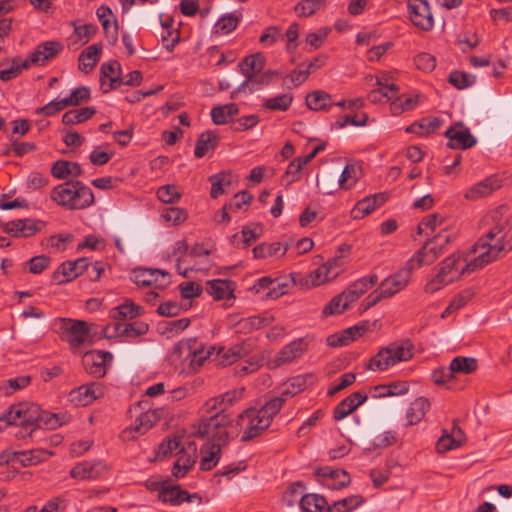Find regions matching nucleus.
Listing matches in <instances>:
<instances>
[{"mask_svg": "<svg viewBox=\"0 0 512 512\" xmlns=\"http://www.w3.org/2000/svg\"><path fill=\"white\" fill-rule=\"evenodd\" d=\"M508 214V207L501 205L491 211L490 217L493 221V226L489 231L473 246L474 259L467 261L466 266L462 269V274L471 273L483 266L500 258L512 250V216Z\"/></svg>", "mask_w": 512, "mask_h": 512, "instance_id": "obj_1", "label": "nucleus"}, {"mask_svg": "<svg viewBox=\"0 0 512 512\" xmlns=\"http://www.w3.org/2000/svg\"><path fill=\"white\" fill-rule=\"evenodd\" d=\"M2 419L10 425L22 427L29 436L37 428L57 429L67 423L70 417L66 413H50L44 411L36 403H17L12 405Z\"/></svg>", "mask_w": 512, "mask_h": 512, "instance_id": "obj_2", "label": "nucleus"}, {"mask_svg": "<svg viewBox=\"0 0 512 512\" xmlns=\"http://www.w3.org/2000/svg\"><path fill=\"white\" fill-rule=\"evenodd\" d=\"M50 198L58 205L70 210H80L94 203V193L80 181H70L55 186Z\"/></svg>", "mask_w": 512, "mask_h": 512, "instance_id": "obj_3", "label": "nucleus"}, {"mask_svg": "<svg viewBox=\"0 0 512 512\" xmlns=\"http://www.w3.org/2000/svg\"><path fill=\"white\" fill-rule=\"evenodd\" d=\"M413 355L414 344L409 339L392 342L381 348L369 360L366 368L372 371H385L400 362L411 360Z\"/></svg>", "mask_w": 512, "mask_h": 512, "instance_id": "obj_4", "label": "nucleus"}, {"mask_svg": "<svg viewBox=\"0 0 512 512\" xmlns=\"http://www.w3.org/2000/svg\"><path fill=\"white\" fill-rule=\"evenodd\" d=\"M239 67V73L245 76V79L239 83L238 87L234 91L231 92V99H235L236 96L240 92H244L246 88L252 92L281 77V74L274 70L262 72V66H245V68L244 66Z\"/></svg>", "mask_w": 512, "mask_h": 512, "instance_id": "obj_5", "label": "nucleus"}, {"mask_svg": "<svg viewBox=\"0 0 512 512\" xmlns=\"http://www.w3.org/2000/svg\"><path fill=\"white\" fill-rule=\"evenodd\" d=\"M231 422L230 417L224 413L216 412L202 420L195 428V436L210 438L213 443H220L221 447L228 441L226 426Z\"/></svg>", "mask_w": 512, "mask_h": 512, "instance_id": "obj_6", "label": "nucleus"}, {"mask_svg": "<svg viewBox=\"0 0 512 512\" xmlns=\"http://www.w3.org/2000/svg\"><path fill=\"white\" fill-rule=\"evenodd\" d=\"M460 261L461 255L459 253H454L445 258L441 262L435 278L425 285V292L434 293L463 275L461 271L465 268L466 264L462 268H459L458 265Z\"/></svg>", "mask_w": 512, "mask_h": 512, "instance_id": "obj_7", "label": "nucleus"}, {"mask_svg": "<svg viewBox=\"0 0 512 512\" xmlns=\"http://www.w3.org/2000/svg\"><path fill=\"white\" fill-rule=\"evenodd\" d=\"M57 322L60 338L67 341L72 350L80 348L88 341L90 330L86 321L59 318Z\"/></svg>", "mask_w": 512, "mask_h": 512, "instance_id": "obj_8", "label": "nucleus"}, {"mask_svg": "<svg viewBox=\"0 0 512 512\" xmlns=\"http://www.w3.org/2000/svg\"><path fill=\"white\" fill-rule=\"evenodd\" d=\"M450 241L451 236L446 232H440L433 238L426 241L413 258L414 264L416 263L415 266L421 267L423 265L432 264L441 254H443L444 245L450 243Z\"/></svg>", "mask_w": 512, "mask_h": 512, "instance_id": "obj_9", "label": "nucleus"}, {"mask_svg": "<svg viewBox=\"0 0 512 512\" xmlns=\"http://www.w3.org/2000/svg\"><path fill=\"white\" fill-rule=\"evenodd\" d=\"M63 49L64 46L59 41H46L39 44L28 58L13 57L10 59V64H36L39 61H52Z\"/></svg>", "mask_w": 512, "mask_h": 512, "instance_id": "obj_10", "label": "nucleus"}, {"mask_svg": "<svg viewBox=\"0 0 512 512\" xmlns=\"http://www.w3.org/2000/svg\"><path fill=\"white\" fill-rule=\"evenodd\" d=\"M407 8L414 26L423 31L432 30L434 20L427 0H408Z\"/></svg>", "mask_w": 512, "mask_h": 512, "instance_id": "obj_11", "label": "nucleus"}, {"mask_svg": "<svg viewBox=\"0 0 512 512\" xmlns=\"http://www.w3.org/2000/svg\"><path fill=\"white\" fill-rule=\"evenodd\" d=\"M444 136L448 139L447 147L450 149L466 150L477 143L469 128L462 122H457L450 126L444 133Z\"/></svg>", "mask_w": 512, "mask_h": 512, "instance_id": "obj_12", "label": "nucleus"}, {"mask_svg": "<svg viewBox=\"0 0 512 512\" xmlns=\"http://www.w3.org/2000/svg\"><path fill=\"white\" fill-rule=\"evenodd\" d=\"M85 271H89L88 258L83 257L74 261H65L53 272L52 279L57 284H64L76 279Z\"/></svg>", "mask_w": 512, "mask_h": 512, "instance_id": "obj_13", "label": "nucleus"}, {"mask_svg": "<svg viewBox=\"0 0 512 512\" xmlns=\"http://www.w3.org/2000/svg\"><path fill=\"white\" fill-rule=\"evenodd\" d=\"M343 265V255L334 256L310 273L309 277L311 279V284L313 286H319L325 282L335 279L340 274Z\"/></svg>", "mask_w": 512, "mask_h": 512, "instance_id": "obj_14", "label": "nucleus"}, {"mask_svg": "<svg viewBox=\"0 0 512 512\" xmlns=\"http://www.w3.org/2000/svg\"><path fill=\"white\" fill-rule=\"evenodd\" d=\"M112 360L113 355L110 352L94 350L85 353L83 363L89 374L101 378L106 374L107 366L110 365Z\"/></svg>", "mask_w": 512, "mask_h": 512, "instance_id": "obj_15", "label": "nucleus"}, {"mask_svg": "<svg viewBox=\"0 0 512 512\" xmlns=\"http://www.w3.org/2000/svg\"><path fill=\"white\" fill-rule=\"evenodd\" d=\"M415 267L414 259H410L403 268L384 279L380 286L383 290L389 292V297H392L408 285L411 279V272Z\"/></svg>", "mask_w": 512, "mask_h": 512, "instance_id": "obj_16", "label": "nucleus"}, {"mask_svg": "<svg viewBox=\"0 0 512 512\" xmlns=\"http://www.w3.org/2000/svg\"><path fill=\"white\" fill-rule=\"evenodd\" d=\"M158 497L160 501L169 503L173 506L180 505L183 502H196L198 505L202 503V498L199 494H190L188 491L183 490L179 485H170L169 481Z\"/></svg>", "mask_w": 512, "mask_h": 512, "instance_id": "obj_17", "label": "nucleus"}, {"mask_svg": "<svg viewBox=\"0 0 512 512\" xmlns=\"http://www.w3.org/2000/svg\"><path fill=\"white\" fill-rule=\"evenodd\" d=\"M316 476L321 478V483L331 490H339L347 487L351 478L347 471L342 469H332L325 466L316 470Z\"/></svg>", "mask_w": 512, "mask_h": 512, "instance_id": "obj_18", "label": "nucleus"}, {"mask_svg": "<svg viewBox=\"0 0 512 512\" xmlns=\"http://www.w3.org/2000/svg\"><path fill=\"white\" fill-rule=\"evenodd\" d=\"M159 420V416L156 411L147 410L141 412L137 416L134 425L126 428L122 432V437L127 440L135 439L136 436L133 434L143 435L150 430Z\"/></svg>", "mask_w": 512, "mask_h": 512, "instance_id": "obj_19", "label": "nucleus"}, {"mask_svg": "<svg viewBox=\"0 0 512 512\" xmlns=\"http://www.w3.org/2000/svg\"><path fill=\"white\" fill-rule=\"evenodd\" d=\"M247 414L248 409L238 417V425L243 429V433L241 435L242 442H248L254 439L269 427L266 426V424H262V420L260 418L252 417V415L248 416Z\"/></svg>", "mask_w": 512, "mask_h": 512, "instance_id": "obj_20", "label": "nucleus"}, {"mask_svg": "<svg viewBox=\"0 0 512 512\" xmlns=\"http://www.w3.org/2000/svg\"><path fill=\"white\" fill-rule=\"evenodd\" d=\"M244 389H234L227 391L217 397L209 399L205 403V408L208 413L219 412L224 413V411L234 402L239 400L243 395Z\"/></svg>", "mask_w": 512, "mask_h": 512, "instance_id": "obj_21", "label": "nucleus"}, {"mask_svg": "<svg viewBox=\"0 0 512 512\" xmlns=\"http://www.w3.org/2000/svg\"><path fill=\"white\" fill-rule=\"evenodd\" d=\"M378 282V276L371 274L364 276L353 283H351L344 291L347 301L352 304L355 303L362 295H364L371 287Z\"/></svg>", "mask_w": 512, "mask_h": 512, "instance_id": "obj_22", "label": "nucleus"}, {"mask_svg": "<svg viewBox=\"0 0 512 512\" xmlns=\"http://www.w3.org/2000/svg\"><path fill=\"white\" fill-rule=\"evenodd\" d=\"M307 347L308 342L306 338H298L292 341L278 352L276 363L278 365H283L293 362L304 354Z\"/></svg>", "mask_w": 512, "mask_h": 512, "instance_id": "obj_23", "label": "nucleus"}, {"mask_svg": "<svg viewBox=\"0 0 512 512\" xmlns=\"http://www.w3.org/2000/svg\"><path fill=\"white\" fill-rule=\"evenodd\" d=\"M387 200V196L383 193L368 196L356 203L351 210L353 219H362L366 215L371 214L377 207L381 206Z\"/></svg>", "mask_w": 512, "mask_h": 512, "instance_id": "obj_24", "label": "nucleus"}, {"mask_svg": "<svg viewBox=\"0 0 512 512\" xmlns=\"http://www.w3.org/2000/svg\"><path fill=\"white\" fill-rule=\"evenodd\" d=\"M283 406V399H270L267 401L261 408H248V416L252 415V417L260 418L262 420V424H266V426H270L273 420V417L279 413Z\"/></svg>", "mask_w": 512, "mask_h": 512, "instance_id": "obj_25", "label": "nucleus"}, {"mask_svg": "<svg viewBox=\"0 0 512 512\" xmlns=\"http://www.w3.org/2000/svg\"><path fill=\"white\" fill-rule=\"evenodd\" d=\"M102 394L98 383L82 385L78 389L71 391L70 400L77 405L87 406L91 404Z\"/></svg>", "mask_w": 512, "mask_h": 512, "instance_id": "obj_26", "label": "nucleus"}, {"mask_svg": "<svg viewBox=\"0 0 512 512\" xmlns=\"http://www.w3.org/2000/svg\"><path fill=\"white\" fill-rule=\"evenodd\" d=\"M121 66H101V87L105 93L123 85Z\"/></svg>", "mask_w": 512, "mask_h": 512, "instance_id": "obj_27", "label": "nucleus"}, {"mask_svg": "<svg viewBox=\"0 0 512 512\" xmlns=\"http://www.w3.org/2000/svg\"><path fill=\"white\" fill-rule=\"evenodd\" d=\"M103 469L104 466L100 462L84 461L70 470V476L79 480L96 479L102 474Z\"/></svg>", "mask_w": 512, "mask_h": 512, "instance_id": "obj_28", "label": "nucleus"}, {"mask_svg": "<svg viewBox=\"0 0 512 512\" xmlns=\"http://www.w3.org/2000/svg\"><path fill=\"white\" fill-rule=\"evenodd\" d=\"M207 292L214 300H224L234 297V283L231 280L214 279L207 282Z\"/></svg>", "mask_w": 512, "mask_h": 512, "instance_id": "obj_29", "label": "nucleus"}, {"mask_svg": "<svg viewBox=\"0 0 512 512\" xmlns=\"http://www.w3.org/2000/svg\"><path fill=\"white\" fill-rule=\"evenodd\" d=\"M15 462L23 467L37 465L53 455L51 451L45 449H32L28 451L15 452Z\"/></svg>", "mask_w": 512, "mask_h": 512, "instance_id": "obj_30", "label": "nucleus"}, {"mask_svg": "<svg viewBox=\"0 0 512 512\" xmlns=\"http://www.w3.org/2000/svg\"><path fill=\"white\" fill-rule=\"evenodd\" d=\"M200 469L202 471L212 470L219 462L221 457L220 443H207L201 447Z\"/></svg>", "mask_w": 512, "mask_h": 512, "instance_id": "obj_31", "label": "nucleus"}, {"mask_svg": "<svg viewBox=\"0 0 512 512\" xmlns=\"http://www.w3.org/2000/svg\"><path fill=\"white\" fill-rule=\"evenodd\" d=\"M501 184L496 177H488L483 181L472 186L466 193L465 198L468 200H476L481 197L490 195L493 191L500 188Z\"/></svg>", "mask_w": 512, "mask_h": 512, "instance_id": "obj_32", "label": "nucleus"}, {"mask_svg": "<svg viewBox=\"0 0 512 512\" xmlns=\"http://www.w3.org/2000/svg\"><path fill=\"white\" fill-rule=\"evenodd\" d=\"M273 321L274 317L272 315H255L240 319L236 326L239 332L251 333L254 330L270 325Z\"/></svg>", "mask_w": 512, "mask_h": 512, "instance_id": "obj_33", "label": "nucleus"}, {"mask_svg": "<svg viewBox=\"0 0 512 512\" xmlns=\"http://www.w3.org/2000/svg\"><path fill=\"white\" fill-rule=\"evenodd\" d=\"M219 136L211 130L201 133L196 141L194 155L196 158L204 157L209 151L217 147Z\"/></svg>", "mask_w": 512, "mask_h": 512, "instance_id": "obj_34", "label": "nucleus"}, {"mask_svg": "<svg viewBox=\"0 0 512 512\" xmlns=\"http://www.w3.org/2000/svg\"><path fill=\"white\" fill-rule=\"evenodd\" d=\"M300 506L303 512H331V505L318 494H306L301 497Z\"/></svg>", "mask_w": 512, "mask_h": 512, "instance_id": "obj_35", "label": "nucleus"}, {"mask_svg": "<svg viewBox=\"0 0 512 512\" xmlns=\"http://www.w3.org/2000/svg\"><path fill=\"white\" fill-rule=\"evenodd\" d=\"M306 105L313 111H325L333 105L332 97L323 90H315L307 94Z\"/></svg>", "mask_w": 512, "mask_h": 512, "instance_id": "obj_36", "label": "nucleus"}, {"mask_svg": "<svg viewBox=\"0 0 512 512\" xmlns=\"http://www.w3.org/2000/svg\"><path fill=\"white\" fill-rule=\"evenodd\" d=\"M430 408V403L428 399L424 397H418L416 398L408 408L406 412L407 417V425H415L419 423L424 416L426 415L427 411Z\"/></svg>", "mask_w": 512, "mask_h": 512, "instance_id": "obj_37", "label": "nucleus"}, {"mask_svg": "<svg viewBox=\"0 0 512 512\" xmlns=\"http://www.w3.org/2000/svg\"><path fill=\"white\" fill-rule=\"evenodd\" d=\"M190 323L191 320L189 318L162 321L158 324L157 330L161 335L171 339L184 331L190 325Z\"/></svg>", "mask_w": 512, "mask_h": 512, "instance_id": "obj_38", "label": "nucleus"}, {"mask_svg": "<svg viewBox=\"0 0 512 512\" xmlns=\"http://www.w3.org/2000/svg\"><path fill=\"white\" fill-rule=\"evenodd\" d=\"M239 113V108L235 103H229L222 106H215L211 109L210 115L214 124H227L230 119Z\"/></svg>", "mask_w": 512, "mask_h": 512, "instance_id": "obj_39", "label": "nucleus"}, {"mask_svg": "<svg viewBox=\"0 0 512 512\" xmlns=\"http://www.w3.org/2000/svg\"><path fill=\"white\" fill-rule=\"evenodd\" d=\"M288 250V245H283L281 242H273L270 244L261 243L255 246L252 250L253 256L256 259H264L273 256H283Z\"/></svg>", "mask_w": 512, "mask_h": 512, "instance_id": "obj_40", "label": "nucleus"}, {"mask_svg": "<svg viewBox=\"0 0 512 512\" xmlns=\"http://www.w3.org/2000/svg\"><path fill=\"white\" fill-rule=\"evenodd\" d=\"M168 276L169 273L160 269H136L133 271V282L137 286L147 287L151 286L157 281V276Z\"/></svg>", "mask_w": 512, "mask_h": 512, "instance_id": "obj_41", "label": "nucleus"}, {"mask_svg": "<svg viewBox=\"0 0 512 512\" xmlns=\"http://www.w3.org/2000/svg\"><path fill=\"white\" fill-rule=\"evenodd\" d=\"M96 113L94 107H83L79 109L69 110L62 116V123L65 125H74L87 121Z\"/></svg>", "mask_w": 512, "mask_h": 512, "instance_id": "obj_42", "label": "nucleus"}, {"mask_svg": "<svg viewBox=\"0 0 512 512\" xmlns=\"http://www.w3.org/2000/svg\"><path fill=\"white\" fill-rule=\"evenodd\" d=\"M211 183L210 196L213 199L218 198L220 195L225 193V187L231 185V174L225 171L211 175L208 178Z\"/></svg>", "mask_w": 512, "mask_h": 512, "instance_id": "obj_43", "label": "nucleus"}, {"mask_svg": "<svg viewBox=\"0 0 512 512\" xmlns=\"http://www.w3.org/2000/svg\"><path fill=\"white\" fill-rule=\"evenodd\" d=\"M179 453L180 455L172 468V475L176 478L184 477L196 462L195 453L190 455L183 450Z\"/></svg>", "mask_w": 512, "mask_h": 512, "instance_id": "obj_44", "label": "nucleus"}, {"mask_svg": "<svg viewBox=\"0 0 512 512\" xmlns=\"http://www.w3.org/2000/svg\"><path fill=\"white\" fill-rule=\"evenodd\" d=\"M142 308L131 300H126L122 305L113 309L112 317L116 320L134 319L140 316Z\"/></svg>", "mask_w": 512, "mask_h": 512, "instance_id": "obj_45", "label": "nucleus"}, {"mask_svg": "<svg viewBox=\"0 0 512 512\" xmlns=\"http://www.w3.org/2000/svg\"><path fill=\"white\" fill-rule=\"evenodd\" d=\"M417 104V96L401 95L391 101L390 110L393 115H399L405 111L413 110Z\"/></svg>", "mask_w": 512, "mask_h": 512, "instance_id": "obj_46", "label": "nucleus"}, {"mask_svg": "<svg viewBox=\"0 0 512 512\" xmlns=\"http://www.w3.org/2000/svg\"><path fill=\"white\" fill-rule=\"evenodd\" d=\"M249 352L250 348L246 342L235 344L222 354L221 363L224 366L231 365L238 359L248 355Z\"/></svg>", "mask_w": 512, "mask_h": 512, "instance_id": "obj_47", "label": "nucleus"}, {"mask_svg": "<svg viewBox=\"0 0 512 512\" xmlns=\"http://www.w3.org/2000/svg\"><path fill=\"white\" fill-rule=\"evenodd\" d=\"M450 367L454 374H471L477 370L478 363L473 357L458 356L452 359Z\"/></svg>", "mask_w": 512, "mask_h": 512, "instance_id": "obj_48", "label": "nucleus"}, {"mask_svg": "<svg viewBox=\"0 0 512 512\" xmlns=\"http://www.w3.org/2000/svg\"><path fill=\"white\" fill-rule=\"evenodd\" d=\"M364 502L362 495H350L341 500L335 501L331 505V512H351Z\"/></svg>", "mask_w": 512, "mask_h": 512, "instance_id": "obj_49", "label": "nucleus"}, {"mask_svg": "<svg viewBox=\"0 0 512 512\" xmlns=\"http://www.w3.org/2000/svg\"><path fill=\"white\" fill-rule=\"evenodd\" d=\"M350 306V303L347 301L343 292L333 297L330 302L325 305L322 310L323 316H330L335 314H341L345 310H347Z\"/></svg>", "mask_w": 512, "mask_h": 512, "instance_id": "obj_50", "label": "nucleus"}, {"mask_svg": "<svg viewBox=\"0 0 512 512\" xmlns=\"http://www.w3.org/2000/svg\"><path fill=\"white\" fill-rule=\"evenodd\" d=\"M293 101V95L286 93L265 100L264 107L271 111H287Z\"/></svg>", "mask_w": 512, "mask_h": 512, "instance_id": "obj_51", "label": "nucleus"}, {"mask_svg": "<svg viewBox=\"0 0 512 512\" xmlns=\"http://www.w3.org/2000/svg\"><path fill=\"white\" fill-rule=\"evenodd\" d=\"M325 0H302L295 6V12L300 17H309L324 7Z\"/></svg>", "mask_w": 512, "mask_h": 512, "instance_id": "obj_52", "label": "nucleus"}, {"mask_svg": "<svg viewBox=\"0 0 512 512\" xmlns=\"http://www.w3.org/2000/svg\"><path fill=\"white\" fill-rule=\"evenodd\" d=\"M448 81L457 89H465L475 83V76L463 71L453 70Z\"/></svg>", "mask_w": 512, "mask_h": 512, "instance_id": "obj_53", "label": "nucleus"}, {"mask_svg": "<svg viewBox=\"0 0 512 512\" xmlns=\"http://www.w3.org/2000/svg\"><path fill=\"white\" fill-rule=\"evenodd\" d=\"M157 198L166 204H173L180 200L181 193L177 190V187L173 184L163 185L158 188Z\"/></svg>", "mask_w": 512, "mask_h": 512, "instance_id": "obj_54", "label": "nucleus"}, {"mask_svg": "<svg viewBox=\"0 0 512 512\" xmlns=\"http://www.w3.org/2000/svg\"><path fill=\"white\" fill-rule=\"evenodd\" d=\"M315 377L313 374H302L290 378L285 386L291 387L296 394L305 390L308 386L313 385Z\"/></svg>", "mask_w": 512, "mask_h": 512, "instance_id": "obj_55", "label": "nucleus"}, {"mask_svg": "<svg viewBox=\"0 0 512 512\" xmlns=\"http://www.w3.org/2000/svg\"><path fill=\"white\" fill-rule=\"evenodd\" d=\"M161 217L166 222H171L174 225H179L187 219L188 213L183 208L169 207V208H165L162 211Z\"/></svg>", "mask_w": 512, "mask_h": 512, "instance_id": "obj_56", "label": "nucleus"}, {"mask_svg": "<svg viewBox=\"0 0 512 512\" xmlns=\"http://www.w3.org/2000/svg\"><path fill=\"white\" fill-rule=\"evenodd\" d=\"M310 75L309 69L297 70L294 69L290 74L284 76L283 85L287 88L297 87L306 81Z\"/></svg>", "mask_w": 512, "mask_h": 512, "instance_id": "obj_57", "label": "nucleus"}, {"mask_svg": "<svg viewBox=\"0 0 512 512\" xmlns=\"http://www.w3.org/2000/svg\"><path fill=\"white\" fill-rule=\"evenodd\" d=\"M260 121V118L256 114L242 116L232 122L231 129L234 132H242L255 127Z\"/></svg>", "mask_w": 512, "mask_h": 512, "instance_id": "obj_58", "label": "nucleus"}, {"mask_svg": "<svg viewBox=\"0 0 512 512\" xmlns=\"http://www.w3.org/2000/svg\"><path fill=\"white\" fill-rule=\"evenodd\" d=\"M331 29L328 27L319 28L317 31L307 34L305 43L311 49H317L322 46Z\"/></svg>", "mask_w": 512, "mask_h": 512, "instance_id": "obj_59", "label": "nucleus"}, {"mask_svg": "<svg viewBox=\"0 0 512 512\" xmlns=\"http://www.w3.org/2000/svg\"><path fill=\"white\" fill-rule=\"evenodd\" d=\"M102 52V45L99 43L92 44L86 47L79 55V64H85V61H90L91 64H96Z\"/></svg>", "mask_w": 512, "mask_h": 512, "instance_id": "obj_60", "label": "nucleus"}, {"mask_svg": "<svg viewBox=\"0 0 512 512\" xmlns=\"http://www.w3.org/2000/svg\"><path fill=\"white\" fill-rule=\"evenodd\" d=\"M358 407L354 404L353 399L348 398V396L343 399L339 404L336 405L333 411V418L336 421L342 420L351 414Z\"/></svg>", "mask_w": 512, "mask_h": 512, "instance_id": "obj_61", "label": "nucleus"}, {"mask_svg": "<svg viewBox=\"0 0 512 512\" xmlns=\"http://www.w3.org/2000/svg\"><path fill=\"white\" fill-rule=\"evenodd\" d=\"M68 106H78L90 99V90L88 87L81 86L74 89L68 97L64 98Z\"/></svg>", "mask_w": 512, "mask_h": 512, "instance_id": "obj_62", "label": "nucleus"}, {"mask_svg": "<svg viewBox=\"0 0 512 512\" xmlns=\"http://www.w3.org/2000/svg\"><path fill=\"white\" fill-rule=\"evenodd\" d=\"M149 330V325L143 321H135L132 323H124L123 335L126 337H139L146 334Z\"/></svg>", "mask_w": 512, "mask_h": 512, "instance_id": "obj_63", "label": "nucleus"}, {"mask_svg": "<svg viewBox=\"0 0 512 512\" xmlns=\"http://www.w3.org/2000/svg\"><path fill=\"white\" fill-rule=\"evenodd\" d=\"M239 23V18L233 14H227L220 18L215 27L217 32L228 34L236 29Z\"/></svg>", "mask_w": 512, "mask_h": 512, "instance_id": "obj_64", "label": "nucleus"}]
</instances>
